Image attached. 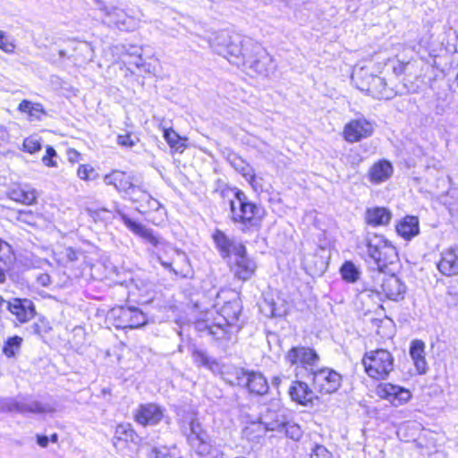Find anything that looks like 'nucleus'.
Returning <instances> with one entry per match:
<instances>
[{
  "mask_svg": "<svg viewBox=\"0 0 458 458\" xmlns=\"http://www.w3.org/2000/svg\"><path fill=\"white\" fill-rule=\"evenodd\" d=\"M211 47L219 55L236 66H243L251 72L267 77L276 69L273 58L259 44L240 34L218 33Z\"/></svg>",
  "mask_w": 458,
  "mask_h": 458,
  "instance_id": "nucleus-1",
  "label": "nucleus"
},
{
  "mask_svg": "<svg viewBox=\"0 0 458 458\" xmlns=\"http://www.w3.org/2000/svg\"><path fill=\"white\" fill-rule=\"evenodd\" d=\"M366 248L369 262L375 266L373 278L379 282L370 287L365 288L377 293H384L386 298L392 301H399L404 298L406 286L395 275L386 276L383 273L389 264L398 259L395 247L383 235L368 232L363 242Z\"/></svg>",
  "mask_w": 458,
  "mask_h": 458,
  "instance_id": "nucleus-2",
  "label": "nucleus"
},
{
  "mask_svg": "<svg viewBox=\"0 0 458 458\" xmlns=\"http://www.w3.org/2000/svg\"><path fill=\"white\" fill-rule=\"evenodd\" d=\"M234 199L230 200L232 221L239 224L241 231L244 233L259 227L265 214L264 208L251 202L241 190L234 191Z\"/></svg>",
  "mask_w": 458,
  "mask_h": 458,
  "instance_id": "nucleus-3",
  "label": "nucleus"
},
{
  "mask_svg": "<svg viewBox=\"0 0 458 458\" xmlns=\"http://www.w3.org/2000/svg\"><path fill=\"white\" fill-rule=\"evenodd\" d=\"M187 441L194 452L205 458H224V454L216 447L211 445L209 436L202 428L201 424L196 420L191 419L189 426L183 429Z\"/></svg>",
  "mask_w": 458,
  "mask_h": 458,
  "instance_id": "nucleus-4",
  "label": "nucleus"
},
{
  "mask_svg": "<svg viewBox=\"0 0 458 458\" xmlns=\"http://www.w3.org/2000/svg\"><path fill=\"white\" fill-rule=\"evenodd\" d=\"M362 364L369 377L382 380L388 377L394 369V358L385 349L367 352L362 358Z\"/></svg>",
  "mask_w": 458,
  "mask_h": 458,
  "instance_id": "nucleus-5",
  "label": "nucleus"
},
{
  "mask_svg": "<svg viewBox=\"0 0 458 458\" xmlns=\"http://www.w3.org/2000/svg\"><path fill=\"white\" fill-rule=\"evenodd\" d=\"M0 411L7 412L16 411L22 414H44L54 412L55 408L49 403H44L33 399H23L18 401L16 399L8 398L0 402Z\"/></svg>",
  "mask_w": 458,
  "mask_h": 458,
  "instance_id": "nucleus-6",
  "label": "nucleus"
},
{
  "mask_svg": "<svg viewBox=\"0 0 458 458\" xmlns=\"http://www.w3.org/2000/svg\"><path fill=\"white\" fill-rule=\"evenodd\" d=\"M236 385L245 386L250 394L265 395L269 386L267 378L259 371L236 369L234 371Z\"/></svg>",
  "mask_w": 458,
  "mask_h": 458,
  "instance_id": "nucleus-7",
  "label": "nucleus"
},
{
  "mask_svg": "<svg viewBox=\"0 0 458 458\" xmlns=\"http://www.w3.org/2000/svg\"><path fill=\"white\" fill-rule=\"evenodd\" d=\"M4 306L13 317L16 324H26L37 315L36 305L29 298L12 297L4 300Z\"/></svg>",
  "mask_w": 458,
  "mask_h": 458,
  "instance_id": "nucleus-8",
  "label": "nucleus"
},
{
  "mask_svg": "<svg viewBox=\"0 0 458 458\" xmlns=\"http://www.w3.org/2000/svg\"><path fill=\"white\" fill-rule=\"evenodd\" d=\"M309 377L312 378L314 388L321 394L334 393L341 386V375L327 368L309 372Z\"/></svg>",
  "mask_w": 458,
  "mask_h": 458,
  "instance_id": "nucleus-9",
  "label": "nucleus"
},
{
  "mask_svg": "<svg viewBox=\"0 0 458 458\" xmlns=\"http://www.w3.org/2000/svg\"><path fill=\"white\" fill-rule=\"evenodd\" d=\"M259 423H254L247 429L249 432L253 427L258 428L259 435H266L267 431H281L285 424V416L279 408L267 407L259 414Z\"/></svg>",
  "mask_w": 458,
  "mask_h": 458,
  "instance_id": "nucleus-10",
  "label": "nucleus"
},
{
  "mask_svg": "<svg viewBox=\"0 0 458 458\" xmlns=\"http://www.w3.org/2000/svg\"><path fill=\"white\" fill-rule=\"evenodd\" d=\"M285 359L291 365L303 368L309 372H312L314 370L313 367L319 361L317 352L305 346L291 348L286 353Z\"/></svg>",
  "mask_w": 458,
  "mask_h": 458,
  "instance_id": "nucleus-11",
  "label": "nucleus"
},
{
  "mask_svg": "<svg viewBox=\"0 0 458 458\" xmlns=\"http://www.w3.org/2000/svg\"><path fill=\"white\" fill-rule=\"evenodd\" d=\"M115 327L118 328H138L147 323L145 315L138 308L121 307L113 310Z\"/></svg>",
  "mask_w": 458,
  "mask_h": 458,
  "instance_id": "nucleus-12",
  "label": "nucleus"
},
{
  "mask_svg": "<svg viewBox=\"0 0 458 458\" xmlns=\"http://www.w3.org/2000/svg\"><path fill=\"white\" fill-rule=\"evenodd\" d=\"M374 132L373 124L365 118L353 119L344 128V139L349 143L360 141L370 137Z\"/></svg>",
  "mask_w": 458,
  "mask_h": 458,
  "instance_id": "nucleus-13",
  "label": "nucleus"
},
{
  "mask_svg": "<svg viewBox=\"0 0 458 458\" xmlns=\"http://www.w3.org/2000/svg\"><path fill=\"white\" fill-rule=\"evenodd\" d=\"M104 182L106 185L114 186L118 192L123 193L126 197L133 193V190L138 184L133 174L120 170H114L106 174Z\"/></svg>",
  "mask_w": 458,
  "mask_h": 458,
  "instance_id": "nucleus-14",
  "label": "nucleus"
},
{
  "mask_svg": "<svg viewBox=\"0 0 458 458\" xmlns=\"http://www.w3.org/2000/svg\"><path fill=\"white\" fill-rule=\"evenodd\" d=\"M164 411L160 405L154 403L140 404L134 412V420L144 427L156 426L163 420Z\"/></svg>",
  "mask_w": 458,
  "mask_h": 458,
  "instance_id": "nucleus-15",
  "label": "nucleus"
},
{
  "mask_svg": "<svg viewBox=\"0 0 458 458\" xmlns=\"http://www.w3.org/2000/svg\"><path fill=\"white\" fill-rule=\"evenodd\" d=\"M116 213L129 230L144 239L148 243L154 247L163 244V239L156 235L153 230L147 228L145 225L135 220H132L120 209H117Z\"/></svg>",
  "mask_w": 458,
  "mask_h": 458,
  "instance_id": "nucleus-16",
  "label": "nucleus"
},
{
  "mask_svg": "<svg viewBox=\"0 0 458 458\" xmlns=\"http://www.w3.org/2000/svg\"><path fill=\"white\" fill-rule=\"evenodd\" d=\"M212 239L223 259H228L232 254L235 255L244 252V245L242 242L230 239L219 229L215 230Z\"/></svg>",
  "mask_w": 458,
  "mask_h": 458,
  "instance_id": "nucleus-17",
  "label": "nucleus"
},
{
  "mask_svg": "<svg viewBox=\"0 0 458 458\" xmlns=\"http://www.w3.org/2000/svg\"><path fill=\"white\" fill-rule=\"evenodd\" d=\"M129 200L137 204V210L140 213H147L148 211H157L161 204L154 199L140 184H137L133 190V193L127 196Z\"/></svg>",
  "mask_w": 458,
  "mask_h": 458,
  "instance_id": "nucleus-18",
  "label": "nucleus"
},
{
  "mask_svg": "<svg viewBox=\"0 0 458 458\" xmlns=\"http://www.w3.org/2000/svg\"><path fill=\"white\" fill-rule=\"evenodd\" d=\"M235 261L232 267L234 276L242 281L250 280L257 269L256 262L247 256V250L244 246V252L235 254Z\"/></svg>",
  "mask_w": 458,
  "mask_h": 458,
  "instance_id": "nucleus-19",
  "label": "nucleus"
},
{
  "mask_svg": "<svg viewBox=\"0 0 458 458\" xmlns=\"http://www.w3.org/2000/svg\"><path fill=\"white\" fill-rule=\"evenodd\" d=\"M437 269L445 276L458 275V245L452 246L442 252Z\"/></svg>",
  "mask_w": 458,
  "mask_h": 458,
  "instance_id": "nucleus-20",
  "label": "nucleus"
},
{
  "mask_svg": "<svg viewBox=\"0 0 458 458\" xmlns=\"http://www.w3.org/2000/svg\"><path fill=\"white\" fill-rule=\"evenodd\" d=\"M381 397L390 401L394 406H400L407 403L411 397V392L400 386L385 384L380 389Z\"/></svg>",
  "mask_w": 458,
  "mask_h": 458,
  "instance_id": "nucleus-21",
  "label": "nucleus"
},
{
  "mask_svg": "<svg viewBox=\"0 0 458 458\" xmlns=\"http://www.w3.org/2000/svg\"><path fill=\"white\" fill-rule=\"evenodd\" d=\"M288 394L292 401L303 406L312 404L315 398L313 390L310 388L307 383L299 380L292 383Z\"/></svg>",
  "mask_w": 458,
  "mask_h": 458,
  "instance_id": "nucleus-22",
  "label": "nucleus"
},
{
  "mask_svg": "<svg viewBox=\"0 0 458 458\" xmlns=\"http://www.w3.org/2000/svg\"><path fill=\"white\" fill-rule=\"evenodd\" d=\"M394 168L389 161L385 159L379 160L370 167L369 178L371 182L379 184L388 180L392 176Z\"/></svg>",
  "mask_w": 458,
  "mask_h": 458,
  "instance_id": "nucleus-23",
  "label": "nucleus"
},
{
  "mask_svg": "<svg viewBox=\"0 0 458 458\" xmlns=\"http://www.w3.org/2000/svg\"><path fill=\"white\" fill-rule=\"evenodd\" d=\"M391 219L392 213L386 208L373 207L368 208L365 212L366 223L374 227L386 225Z\"/></svg>",
  "mask_w": 458,
  "mask_h": 458,
  "instance_id": "nucleus-24",
  "label": "nucleus"
},
{
  "mask_svg": "<svg viewBox=\"0 0 458 458\" xmlns=\"http://www.w3.org/2000/svg\"><path fill=\"white\" fill-rule=\"evenodd\" d=\"M410 355L419 374H426L428 364L425 358V344L421 340H413L410 346Z\"/></svg>",
  "mask_w": 458,
  "mask_h": 458,
  "instance_id": "nucleus-25",
  "label": "nucleus"
},
{
  "mask_svg": "<svg viewBox=\"0 0 458 458\" xmlns=\"http://www.w3.org/2000/svg\"><path fill=\"white\" fill-rule=\"evenodd\" d=\"M397 233L405 240H411L420 233L419 219L407 216L396 225Z\"/></svg>",
  "mask_w": 458,
  "mask_h": 458,
  "instance_id": "nucleus-26",
  "label": "nucleus"
},
{
  "mask_svg": "<svg viewBox=\"0 0 458 458\" xmlns=\"http://www.w3.org/2000/svg\"><path fill=\"white\" fill-rule=\"evenodd\" d=\"M242 311L241 301L238 299L225 302L220 309V314L225 326L233 325L239 318Z\"/></svg>",
  "mask_w": 458,
  "mask_h": 458,
  "instance_id": "nucleus-27",
  "label": "nucleus"
},
{
  "mask_svg": "<svg viewBox=\"0 0 458 458\" xmlns=\"http://www.w3.org/2000/svg\"><path fill=\"white\" fill-rule=\"evenodd\" d=\"M374 98L389 99L394 97L391 89L386 88L385 79L379 76H371L368 89H366Z\"/></svg>",
  "mask_w": 458,
  "mask_h": 458,
  "instance_id": "nucleus-28",
  "label": "nucleus"
},
{
  "mask_svg": "<svg viewBox=\"0 0 458 458\" xmlns=\"http://www.w3.org/2000/svg\"><path fill=\"white\" fill-rule=\"evenodd\" d=\"M8 196L11 199L25 205L35 203L37 199L34 190H26L21 187L11 189L8 191Z\"/></svg>",
  "mask_w": 458,
  "mask_h": 458,
  "instance_id": "nucleus-29",
  "label": "nucleus"
},
{
  "mask_svg": "<svg viewBox=\"0 0 458 458\" xmlns=\"http://www.w3.org/2000/svg\"><path fill=\"white\" fill-rule=\"evenodd\" d=\"M339 271L342 278L348 284L356 283L361 274L360 268L350 260L344 261Z\"/></svg>",
  "mask_w": 458,
  "mask_h": 458,
  "instance_id": "nucleus-30",
  "label": "nucleus"
},
{
  "mask_svg": "<svg viewBox=\"0 0 458 458\" xmlns=\"http://www.w3.org/2000/svg\"><path fill=\"white\" fill-rule=\"evenodd\" d=\"M201 324L199 325L200 331H206L207 334L212 336L215 340H228L230 338V334L227 330L229 326H225L220 322L213 325H205L204 328L200 327Z\"/></svg>",
  "mask_w": 458,
  "mask_h": 458,
  "instance_id": "nucleus-31",
  "label": "nucleus"
},
{
  "mask_svg": "<svg viewBox=\"0 0 458 458\" xmlns=\"http://www.w3.org/2000/svg\"><path fill=\"white\" fill-rule=\"evenodd\" d=\"M22 341L18 335L7 338L3 346V353L8 358L14 357L20 352Z\"/></svg>",
  "mask_w": 458,
  "mask_h": 458,
  "instance_id": "nucleus-32",
  "label": "nucleus"
},
{
  "mask_svg": "<svg viewBox=\"0 0 458 458\" xmlns=\"http://www.w3.org/2000/svg\"><path fill=\"white\" fill-rule=\"evenodd\" d=\"M194 362L213 369L217 367V362L215 359L210 358L204 351L195 349L192 352Z\"/></svg>",
  "mask_w": 458,
  "mask_h": 458,
  "instance_id": "nucleus-33",
  "label": "nucleus"
},
{
  "mask_svg": "<svg viewBox=\"0 0 458 458\" xmlns=\"http://www.w3.org/2000/svg\"><path fill=\"white\" fill-rule=\"evenodd\" d=\"M51 327L46 318L40 317L38 321L34 322L30 327V330L32 334L37 335H42L50 331Z\"/></svg>",
  "mask_w": 458,
  "mask_h": 458,
  "instance_id": "nucleus-34",
  "label": "nucleus"
},
{
  "mask_svg": "<svg viewBox=\"0 0 458 458\" xmlns=\"http://www.w3.org/2000/svg\"><path fill=\"white\" fill-rule=\"evenodd\" d=\"M233 166L240 172L244 177L250 176L251 179L255 177L251 167L245 163L241 157H234L232 161Z\"/></svg>",
  "mask_w": 458,
  "mask_h": 458,
  "instance_id": "nucleus-35",
  "label": "nucleus"
},
{
  "mask_svg": "<svg viewBox=\"0 0 458 458\" xmlns=\"http://www.w3.org/2000/svg\"><path fill=\"white\" fill-rule=\"evenodd\" d=\"M148 458H176L174 457L166 446H154L147 448Z\"/></svg>",
  "mask_w": 458,
  "mask_h": 458,
  "instance_id": "nucleus-36",
  "label": "nucleus"
},
{
  "mask_svg": "<svg viewBox=\"0 0 458 458\" xmlns=\"http://www.w3.org/2000/svg\"><path fill=\"white\" fill-rule=\"evenodd\" d=\"M283 429H284L285 435L294 441L300 440L302 437V430L301 427L295 423H290L285 420Z\"/></svg>",
  "mask_w": 458,
  "mask_h": 458,
  "instance_id": "nucleus-37",
  "label": "nucleus"
},
{
  "mask_svg": "<svg viewBox=\"0 0 458 458\" xmlns=\"http://www.w3.org/2000/svg\"><path fill=\"white\" fill-rule=\"evenodd\" d=\"M77 175L85 181H93L97 178L98 174L94 168L89 165H81L77 169Z\"/></svg>",
  "mask_w": 458,
  "mask_h": 458,
  "instance_id": "nucleus-38",
  "label": "nucleus"
},
{
  "mask_svg": "<svg viewBox=\"0 0 458 458\" xmlns=\"http://www.w3.org/2000/svg\"><path fill=\"white\" fill-rule=\"evenodd\" d=\"M115 435L121 440L133 441L135 435L134 430L131 428V425H119L115 429Z\"/></svg>",
  "mask_w": 458,
  "mask_h": 458,
  "instance_id": "nucleus-39",
  "label": "nucleus"
},
{
  "mask_svg": "<svg viewBox=\"0 0 458 458\" xmlns=\"http://www.w3.org/2000/svg\"><path fill=\"white\" fill-rule=\"evenodd\" d=\"M164 138L171 148L179 149L181 147H183V144L179 145L181 141L180 136L172 129L164 131Z\"/></svg>",
  "mask_w": 458,
  "mask_h": 458,
  "instance_id": "nucleus-40",
  "label": "nucleus"
},
{
  "mask_svg": "<svg viewBox=\"0 0 458 458\" xmlns=\"http://www.w3.org/2000/svg\"><path fill=\"white\" fill-rule=\"evenodd\" d=\"M183 259L186 264H185L184 267H182L181 270L175 269L174 267H173L172 264L168 263V262L162 261L161 264L165 268H166L170 271H173L175 275L180 276L182 277H188L191 271L190 268V265L188 263V259L185 256H183Z\"/></svg>",
  "mask_w": 458,
  "mask_h": 458,
  "instance_id": "nucleus-41",
  "label": "nucleus"
},
{
  "mask_svg": "<svg viewBox=\"0 0 458 458\" xmlns=\"http://www.w3.org/2000/svg\"><path fill=\"white\" fill-rule=\"evenodd\" d=\"M310 450V458H332V454L322 445L314 444Z\"/></svg>",
  "mask_w": 458,
  "mask_h": 458,
  "instance_id": "nucleus-42",
  "label": "nucleus"
},
{
  "mask_svg": "<svg viewBox=\"0 0 458 458\" xmlns=\"http://www.w3.org/2000/svg\"><path fill=\"white\" fill-rule=\"evenodd\" d=\"M23 148L26 152L34 154L41 149V143L35 138H26L23 141Z\"/></svg>",
  "mask_w": 458,
  "mask_h": 458,
  "instance_id": "nucleus-43",
  "label": "nucleus"
},
{
  "mask_svg": "<svg viewBox=\"0 0 458 458\" xmlns=\"http://www.w3.org/2000/svg\"><path fill=\"white\" fill-rule=\"evenodd\" d=\"M254 423H259V417H258L257 420L250 421L249 425H247L244 428L243 434L249 440L258 441L260 437H264L265 435H259L257 427H253L249 432H247V429L249 428H251Z\"/></svg>",
  "mask_w": 458,
  "mask_h": 458,
  "instance_id": "nucleus-44",
  "label": "nucleus"
},
{
  "mask_svg": "<svg viewBox=\"0 0 458 458\" xmlns=\"http://www.w3.org/2000/svg\"><path fill=\"white\" fill-rule=\"evenodd\" d=\"M56 156V151L51 146L47 147L46 155L42 157L44 165L49 167H55L56 162L53 159Z\"/></svg>",
  "mask_w": 458,
  "mask_h": 458,
  "instance_id": "nucleus-45",
  "label": "nucleus"
},
{
  "mask_svg": "<svg viewBox=\"0 0 458 458\" xmlns=\"http://www.w3.org/2000/svg\"><path fill=\"white\" fill-rule=\"evenodd\" d=\"M0 48L5 53H13L15 49V45L8 40L4 31L0 35Z\"/></svg>",
  "mask_w": 458,
  "mask_h": 458,
  "instance_id": "nucleus-46",
  "label": "nucleus"
},
{
  "mask_svg": "<svg viewBox=\"0 0 458 458\" xmlns=\"http://www.w3.org/2000/svg\"><path fill=\"white\" fill-rule=\"evenodd\" d=\"M117 143L123 147L131 148L136 141L131 138V134L118 135Z\"/></svg>",
  "mask_w": 458,
  "mask_h": 458,
  "instance_id": "nucleus-47",
  "label": "nucleus"
},
{
  "mask_svg": "<svg viewBox=\"0 0 458 458\" xmlns=\"http://www.w3.org/2000/svg\"><path fill=\"white\" fill-rule=\"evenodd\" d=\"M106 14L116 19L114 21L116 25L123 23V18H124L125 14L122 10L118 8H112L110 11L106 12Z\"/></svg>",
  "mask_w": 458,
  "mask_h": 458,
  "instance_id": "nucleus-48",
  "label": "nucleus"
},
{
  "mask_svg": "<svg viewBox=\"0 0 458 458\" xmlns=\"http://www.w3.org/2000/svg\"><path fill=\"white\" fill-rule=\"evenodd\" d=\"M45 111L41 104L36 103L31 106L30 116L36 118L37 120L41 119V114H44Z\"/></svg>",
  "mask_w": 458,
  "mask_h": 458,
  "instance_id": "nucleus-49",
  "label": "nucleus"
},
{
  "mask_svg": "<svg viewBox=\"0 0 458 458\" xmlns=\"http://www.w3.org/2000/svg\"><path fill=\"white\" fill-rule=\"evenodd\" d=\"M65 257L69 261H75L78 259V252L72 247L66 248L64 250Z\"/></svg>",
  "mask_w": 458,
  "mask_h": 458,
  "instance_id": "nucleus-50",
  "label": "nucleus"
},
{
  "mask_svg": "<svg viewBox=\"0 0 458 458\" xmlns=\"http://www.w3.org/2000/svg\"><path fill=\"white\" fill-rule=\"evenodd\" d=\"M37 280L42 286H48L51 284V277L48 274H40Z\"/></svg>",
  "mask_w": 458,
  "mask_h": 458,
  "instance_id": "nucleus-51",
  "label": "nucleus"
},
{
  "mask_svg": "<svg viewBox=\"0 0 458 458\" xmlns=\"http://www.w3.org/2000/svg\"><path fill=\"white\" fill-rule=\"evenodd\" d=\"M33 103L29 100H22L19 105V110L30 114Z\"/></svg>",
  "mask_w": 458,
  "mask_h": 458,
  "instance_id": "nucleus-52",
  "label": "nucleus"
},
{
  "mask_svg": "<svg viewBox=\"0 0 458 458\" xmlns=\"http://www.w3.org/2000/svg\"><path fill=\"white\" fill-rule=\"evenodd\" d=\"M76 49H79L81 51H84V52H87L89 55V58H91V54H92V48L90 47V45L87 42H81L78 45V47H76Z\"/></svg>",
  "mask_w": 458,
  "mask_h": 458,
  "instance_id": "nucleus-53",
  "label": "nucleus"
},
{
  "mask_svg": "<svg viewBox=\"0 0 458 458\" xmlns=\"http://www.w3.org/2000/svg\"><path fill=\"white\" fill-rule=\"evenodd\" d=\"M49 438L47 436L37 435V443L41 447H47Z\"/></svg>",
  "mask_w": 458,
  "mask_h": 458,
  "instance_id": "nucleus-54",
  "label": "nucleus"
},
{
  "mask_svg": "<svg viewBox=\"0 0 458 458\" xmlns=\"http://www.w3.org/2000/svg\"><path fill=\"white\" fill-rule=\"evenodd\" d=\"M133 54L136 55V60L134 62V64L137 67L142 66L143 65V60H142V57H141L140 49H136Z\"/></svg>",
  "mask_w": 458,
  "mask_h": 458,
  "instance_id": "nucleus-55",
  "label": "nucleus"
},
{
  "mask_svg": "<svg viewBox=\"0 0 458 458\" xmlns=\"http://www.w3.org/2000/svg\"><path fill=\"white\" fill-rule=\"evenodd\" d=\"M269 313L271 317H278L281 316V314L276 310L275 308V304L272 302L269 306Z\"/></svg>",
  "mask_w": 458,
  "mask_h": 458,
  "instance_id": "nucleus-56",
  "label": "nucleus"
},
{
  "mask_svg": "<svg viewBox=\"0 0 458 458\" xmlns=\"http://www.w3.org/2000/svg\"><path fill=\"white\" fill-rule=\"evenodd\" d=\"M6 267H2L0 266V284L4 282L5 280V271H6Z\"/></svg>",
  "mask_w": 458,
  "mask_h": 458,
  "instance_id": "nucleus-57",
  "label": "nucleus"
},
{
  "mask_svg": "<svg viewBox=\"0 0 458 458\" xmlns=\"http://www.w3.org/2000/svg\"><path fill=\"white\" fill-rule=\"evenodd\" d=\"M282 382V378L279 376H276L272 378V385L278 386Z\"/></svg>",
  "mask_w": 458,
  "mask_h": 458,
  "instance_id": "nucleus-58",
  "label": "nucleus"
},
{
  "mask_svg": "<svg viewBox=\"0 0 458 458\" xmlns=\"http://www.w3.org/2000/svg\"><path fill=\"white\" fill-rule=\"evenodd\" d=\"M49 440H50V441H52L53 443L57 442V440H58V436H57V434H55H55H53V435L51 436V437L49 438Z\"/></svg>",
  "mask_w": 458,
  "mask_h": 458,
  "instance_id": "nucleus-59",
  "label": "nucleus"
},
{
  "mask_svg": "<svg viewBox=\"0 0 458 458\" xmlns=\"http://www.w3.org/2000/svg\"><path fill=\"white\" fill-rule=\"evenodd\" d=\"M65 55H66V54H65V51H64V50H60V51H59V55H60L61 57H64V56H65Z\"/></svg>",
  "mask_w": 458,
  "mask_h": 458,
  "instance_id": "nucleus-60",
  "label": "nucleus"
},
{
  "mask_svg": "<svg viewBox=\"0 0 458 458\" xmlns=\"http://www.w3.org/2000/svg\"><path fill=\"white\" fill-rule=\"evenodd\" d=\"M4 299L0 296V309L4 306Z\"/></svg>",
  "mask_w": 458,
  "mask_h": 458,
  "instance_id": "nucleus-61",
  "label": "nucleus"
},
{
  "mask_svg": "<svg viewBox=\"0 0 458 458\" xmlns=\"http://www.w3.org/2000/svg\"><path fill=\"white\" fill-rule=\"evenodd\" d=\"M26 215H27V213H25V212H21V213H20V216H26Z\"/></svg>",
  "mask_w": 458,
  "mask_h": 458,
  "instance_id": "nucleus-62",
  "label": "nucleus"
},
{
  "mask_svg": "<svg viewBox=\"0 0 458 458\" xmlns=\"http://www.w3.org/2000/svg\"><path fill=\"white\" fill-rule=\"evenodd\" d=\"M72 154H73L74 156H77V155H78V152L74 150V151H72Z\"/></svg>",
  "mask_w": 458,
  "mask_h": 458,
  "instance_id": "nucleus-63",
  "label": "nucleus"
},
{
  "mask_svg": "<svg viewBox=\"0 0 458 458\" xmlns=\"http://www.w3.org/2000/svg\"><path fill=\"white\" fill-rule=\"evenodd\" d=\"M2 32H3V31H2V30H0V35L2 34Z\"/></svg>",
  "mask_w": 458,
  "mask_h": 458,
  "instance_id": "nucleus-64",
  "label": "nucleus"
}]
</instances>
